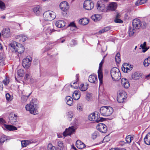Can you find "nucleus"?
I'll list each match as a JSON object with an SVG mask.
<instances>
[{
    "label": "nucleus",
    "mask_w": 150,
    "mask_h": 150,
    "mask_svg": "<svg viewBox=\"0 0 150 150\" xmlns=\"http://www.w3.org/2000/svg\"><path fill=\"white\" fill-rule=\"evenodd\" d=\"M38 102L37 100L35 99H32L30 103L25 106L26 110L29 111L31 114L35 115L38 114Z\"/></svg>",
    "instance_id": "obj_1"
},
{
    "label": "nucleus",
    "mask_w": 150,
    "mask_h": 150,
    "mask_svg": "<svg viewBox=\"0 0 150 150\" xmlns=\"http://www.w3.org/2000/svg\"><path fill=\"white\" fill-rule=\"evenodd\" d=\"M110 75L112 79L115 81L119 80L121 78V74L120 70L116 67H114L111 69Z\"/></svg>",
    "instance_id": "obj_2"
},
{
    "label": "nucleus",
    "mask_w": 150,
    "mask_h": 150,
    "mask_svg": "<svg viewBox=\"0 0 150 150\" xmlns=\"http://www.w3.org/2000/svg\"><path fill=\"white\" fill-rule=\"evenodd\" d=\"M113 108L110 106H103L100 109V112L101 115L104 116H108L113 112Z\"/></svg>",
    "instance_id": "obj_3"
},
{
    "label": "nucleus",
    "mask_w": 150,
    "mask_h": 150,
    "mask_svg": "<svg viewBox=\"0 0 150 150\" xmlns=\"http://www.w3.org/2000/svg\"><path fill=\"white\" fill-rule=\"evenodd\" d=\"M45 20L52 21L55 18V14L54 12L48 11H45L43 14Z\"/></svg>",
    "instance_id": "obj_4"
},
{
    "label": "nucleus",
    "mask_w": 150,
    "mask_h": 150,
    "mask_svg": "<svg viewBox=\"0 0 150 150\" xmlns=\"http://www.w3.org/2000/svg\"><path fill=\"white\" fill-rule=\"evenodd\" d=\"M6 121L3 118H0V125L4 124L2 128L4 129L9 131H13L16 130L17 128L11 125L5 124Z\"/></svg>",
    "instance_id": "obj_5"
},
{
    "label": "nucleus",
    "mask_w": 150,
    "mask_h": 150,
    "mask_svg": "<svg viewBox=\"0 0 150 150\" xmlns=\"http://www.w3.org/2000/svg\"><path fill=\"white\" fill-rule=\"evenodd\" d=\"M117 101L119 103H123L127 98V95L125 91L120 90L118 92Z\"/></svg>",
    "instance_id": "obj_6"
},
{
    "label": "nucleus",
    "mask_w": 150,
    "mask_h": 150,
    "mask_svg": "<svg viewBox=\"0 0 150 150\" xmlns=\"http://www.w3.org/2000/svg\"><path fill=\"white\" fill-rule=\"evenodd\" d=\"M88 119L90 121L97 122L103 121L102 118L100 117L96 112L90 114L88 117Z\"/></svg>",
    "instance_id": "obj_7"
},
{
    "label": "nucleus",
    "mask_w": 150,
    "mask_h": 150,
    "mask_svg": "<svg viewBox=\"0 0 150 150\" xmlns=\"http://www.w3.org/2000/svg\"><path fill=\"white\" fill-rule=\"evenodd\" d=\"M31 62V57L28 56L23 60L22 66L25 68L28 69L30 66Z\"/></svg>",
    "instance_id": "obj_8"
},
{
    "label": "nucleus",
    "mask_w": 150,
    "mask_h": 150,
    "mask_svg": "<svg viewBox=\"0 0 150 150\" xmlns=\"http://www.w3.org/2000/svg\"><path fill=\"white\" fill-rule=\"evenodd\" d=\"M97 8L98 10L100 12H105L107 9L105 8V2L103 1H98L97 4Z\"/></svg>",
    "instance_id": "obj_9"
},
{
    "label": "nucleus",
    "mask_w": 150,
    "mask_h": 150,
    "mask_svg": "<svg viewBox=\"0 0 150 150\" xmlns=\"http://www.w3.org/2000/svg\"><path fill=\"white\" fill-rule=\"evenodd\" d=\"M83 8L87 10H90L94 7L93 2L90 0L85 1L83 3Z\"/></svg>",
    "instance_id": "obj_10"
},
{
    "label": "nucleus",
    "mask_w": 150,
    "mask_h": 150,
    "mask_svg": "<svg viewBox=\"0 0 150 150\" xmlns=\"http://www.w3.org/2000/svg\"><path fill=\"white\" fill-rule=\"evenodd\" d=\"M104 62V60L103 59L99 64V69L98 70V77L100 84L102 83L103 75L102 72V67Z\"/></svg>",
    "instance_id": "obj_11"
},
{
    "label": "nucleus",
    "mask_w": 150,
    "mask_h": 150,
    "mask_svg": "<svg viewBox=\"0 0 150 150\" xmlns=\"http://www.w3.org/2000/svg\"><path fill=\"white\" fill-rule=\"evenodd\" d=\"M142 23H144L141 22L139 19H135L132 21L133 28L136 29H139L141 27Z\"/></svg>",
    "instance_id": "obj_12"
},
{
    "label": "nucleus",
    "mask_w": 150,
    "mask_h": 150,
    "mask_svg": "<svg viewBox=\"0 0 150 150\" xmlns=\"http://www.w3.org/2000/svg\"><path fill=\"white\" fill-rule=\"evenodd\" d=\"M43 32L47 35H50L55 30L52 28V26L46 25L43 29Z\"/></svg>",
    "instance_id": "obj_13"
},
{
    "label": "nucleus",
    "mask_w": 150,
    "mask_h": 150,
    "mask_svg": "<svg viewBox=\"0 0 150 150\" xmlns=\"http://www.w3.org/2000/svg\"><path fill=\"white\" fill-rule=\"evenodd\" d=\"M96 128L98 130L103 133H106L107 130L106 126L103 123H100L98 124Z\"/></svg>",
    "instance_id": "obj_14"
},
{
    "label": "nucleus",
    "mask_w": 150,
    "mask_h": 150,
    "mask_svg": "<svg viewBox=\"0 0 150 150\" xmlns=\"http://www.w3.org/2000/svg\"><path fill=\"white\" fill-rule=\"evenodd\" d=\"M75 131L74 127H69L68 129H66L63 133V135L65 136H70Z\"/></svg>",
    "instance_id": "obj_15"
},
{
    "label": "nucleus",
    "mask_w": 150,
    "mask_h": 150,
    "mask_svg": "<svg viewBox=\"0 0 150 150\" xmlns=\"http://www.w3.org/2000/svg\"><path fill=\"white\" fill-rule=\"evenodd\" d=\"M117 4L115 2H111L107 6V10L114 11L115 10L117 7Z\"/></svg>",
    "instance_id": "obj_16"
},
{
    "label": "nucleus",
    "mask_w": 150,
    "mask_h": 150,
    "mask_svg": "<svg viewBox=\"0 0 150 150\" xmlns=\"http://www.w3.org/2000/svg\"><path fill=\"white\" fill-rule=\"evenodd\" d=\"M10 31V29L8 28H4L2 31V35L5 38H8L11 35Z\"/></svg>",
    "instance_id": "obj_17"
},
{
    "label": "nucleus",
    "mask_w": 150,
    "mask_h": 150,
    "mask_svg": "<svg viewBox=\"0 0 150 150\" xmlns=\"http://www.w3.org/2000/svg\"><path fill=\"white\" fill-rule=\"evenodd\" d=\"M88 79L89 81L92 83L96 84L98 82L97 77L96 75H90L88 77Z\"/></svg>",
    "instance_id": "obj_18"
},
{
    "label": "nucleus",
    "mask_w": 150,
    "mask_h": 150,
    "mask_svg": "<svg viewBox=\"0 0 150 150\" xmlns=\"http://www.w3.org/2000/svg\"><path fill=\"white\" fill-rule=\"evenodd\" d=\"M9 122L12 125H16L17 122V116L15 114H11L9 115Z\"/></svg>",
    "instance_id": "obj_19"
},
{
    "label": "nucleus",
    "mask_w": 150,
    "mask_h": 150,
    "mask_svg": "<svg viewBox=\"0 0 150 150\" xmlns=\"http://www.w3.org/2000/svg\"><path fill=\"white\" fill-rule=\"evenodd\" d=\"M68 4L66 1H63L61 2L59 5L61 9L63 11H65L68 8Z\"/></svg>",
    "instance_id": "obj_20"
},
{
    "label": "nucleus",
    "mask_w": 150,
    "mask_h": 150,
    "mask_svg": "<svg viewBox=\"0 0 150 150\" xmlns=\"http://www.w3.org/2000/svg\"><path fill=\"white\" fill-rule=\"evenodd\" d=\"M55 143L58 149L63 150L64 148V145L63 142L57 139L55 141Z\"/></svg>",
    "instance_id": "obj_21"
},
{
    "label": "nucleus",
    "mask_w": 150,
    "mask_h": 150,
    "mask_svg": "<svg viewBox=\"0 0 150 150\" xmlns=\"http://www.w3.org/2000/svg\"><path fill=\"white\" fill-rule=\"evenodd\" d=\"M17 46V47L16 48L14 52H17L20 54L23 53L24 50V47L21 44H18V45Z\"/></svg>",
    "instance_id": "obj_22"
},
{
    "label": "nucleus",
    "mask_w": 150,
    "mask_h": 150,
    "mask_svg": "<svg viewBox=\"0 0 150 150\" xmlns=\"http://www.w3.org/2000/svg\"><path fill=\"white\" fill-rule=\"evenodd\" d=\"M121 83L122 86L126 88L129 86V83L128 80L125 78H122L121 80Z\"/></svg>",
    "instance_id": "obj_23"
},
{
    "label": "nucleus",
    "mask_w": 150,
    "mask_h": 150,
    "mask_svg": "<svg viewBox=\"0 0 150 150\" xmlns=\"http://www.w3.org/2000/svg\"><path fill=\"white\" fill-rule=\"evenodd\" d=\"M18 45V44L16 42L12 41L10 42L9 45L11 49L12 50L13 52H14Z\"/></svg>",
    "instance_id": "obj_24"
},
{
    "label": "nucleus",
    "mask_w": 150,
    "mask_h": 150,
    "mask_svg": "<svg viewBox=\"0 0 150 150\" xmlns=\"http://www.w3.org/2000/svg\"><path fill=\"white\" fill-rule=\"evenodd\" d=\"M66 24V23L64 21L59 20L57 21L55 23L56 26L59 28L64 27Z\"/></svg>",
    "instance_id": "obj_25"
},
{
    "label": "nucleus",
    "mask_w": 150,
    "mask_h": 150,
    "mask_svg": "<svg viewBox=\"0 0 150 150\" xmlns=\"http://www.w3.org/2000/svg\"><path fill=\"white\" fill-rule=\"evenodd\" d=\"M142 76V74L138 72H136L132 74V77L134 80L139 79Z\"/></svg>",
    "instance_id": "obj_26"
},
{
    "label": "nucleus",
    "mask_w": 150,
    "mask_h": 150,
    "mask_svg": "<svg viewBox=\"0 0 150 150\" xmlns=\"http://www.w3.org/2000/svg\"><path fill=\"white\" fill-rule=\"evenodd\" d=\"M76 146L79 149H82L86 147L84 144L80 140H78L76 142Z\"/></svg>",
    "instance_id": "obj_27"
},
{
    "label": "nucleus",
    "mask_w": 150,
    "mask_h": 150,
    "mask_svg": "<svg viewBox=\"0 0 150 150\" xmlns=\"http://www.w3.org/2000/svg\"><path fill=\"white\" fill-rule=\"evenodd\" d=\"M65 100L67 104L70 106H71L73 104V99L70 96H67L65 98Z\"/></svg>",
    "instance_id": "obj_28"
},
{
    "label": "nucleus",
    "mask_w": 150,
    "mask_h": 150,
    "mask_svg": "<svg viewBox=\"0 0 150 150\" xmlns=\"http://www.w3.org/2000/svg\"><path fill=\"white\" fill-rule=\"evenodd\" d=\"M73 98L76 100H78L80 98V95L79 92L78 91H75L72 95Z\"/></svg>",
    "instance_id": "obj_29"
},
{
    "label": "nucleus",
    "mask_w": 150,
    "mask_h": 150,
    "mask_svg": "<svg viewBox=\"0 0 150 150\" xmlns=\"http://www.w3.org/2000/svg\"><path fill=\"white\" fill-rule=\"evenodd\" d=\"M89 23L88 19L86 18H83L81 19L79 21V23L82 25H85L88 24Z\"/></svg>",
    "instance_id": "obj_30"
},
{
    "label": "nucleus",
    "mask_w": 150,
    "mask_h": 150,
    "mask_svg": "<svg viewBox=\"0 0 150 150\" xmlns=\"http://www.w3.org/2000/svg\"><path fill=\"white\" fill-rule=\"evenodd\" d=\"M145 143L147 145H150V133H148L144 139Z\"/></svg>",
    "instance_id": "obj_31"
},
{
    "label": "nucleus",
    "mask_w": 150,
    "mask_h": 150,
    "mask_svg": "<svg viewBox=\"0 0 150 150\" xmlns=\"http://www.w3.org/2000/svg\"><path fill=\"white\" fill-rule=\"evenodd\" d=\"M92 19L95 21H99L101 18L100 15L99 14H96L92 16Z\"/></svg>",
    "instance_id": "obj_32"
},
{
    "label": "nucleus",
    "mask_w": 150,
    "mask_h": 150,
    "mask_svg": "<svg viewBox=\"0 0 150 150\" xmlns=\"http://www.w3.org/2000/svg\"><path fill=\"white\" fill-rule=\"evenodd\" d=\"M88 86V85L87 83L82 84L79 86V89L82 91H85L87 89Z\"/></svg>",
    "instance_id": "obj_33"
},
{
    "label": "nucleus",
    "mask_w": 150,
    "mask_h": 150,
    "mask_svg": "<svg viewBox=\"0 0 150 150\" xmlns=\"http://www.w3.org/2000/svg\"><path fill=\"white\" fill-rule=\"evenodd\" d=\"M5 56L4 54L2 53H0V64L3 66L5 64L4 60Z\"/></svg>",
    "instance_id": "obj_34"
},
{
    "label": "nucleus",
    "mask_w": 150,
    "mask_h": 150,
    "mask_svg": "<svg viewBox=\"0 0 150 150\" xmlns=\"http://www.w3.org/2000/svg\"><path fill=\"white\" fill-rule=\"evenodd\" d=\"M41 10V8L39 6L35 7L33 8V11L37 16H38L40 14Z\"/></svg>",
    "instance_id": "obj_35"
},
{
    "label": "nucleus",
    "mask_w": 150,
    "mask_h": 150,
    "mask_svg": "<svg viewBox=\"0 0 150 150\" xmlns=\"http://www.w3.org/2000/svg\"><path fill=\"white\" fill-rule=\"evenodd\" d=\"M147 0H137L135 2V4L137 6H138L144 4L146 2Z\"/></svg>",
    "instance_id": "obj_36"
},
{
    "label": "nucleus",
    "mask_w": 150,
    "mask_h": 150,
    "mask_svg": "<svg viewBox=\"0 0 150 150\" xmlns=\"http://www.w3.org/2000/svg\"><path fill=\"white\" fill-rule=\"evenodd\" d=\"M135 28H130L129 30V34L130 36H132L134 35L135 32Z\"/></svg>",
    "instance_id": "obj_37"
},
{
    "label": "nucleus",
    "mask_w": 150,
    "mask_h": 150,
    "mask_svg": "<svg viewBox=\"0 0 150 150\" xmlns=\"http://www.w3.org/2000/svg\"><path fill=\"white\" fill-rule=\"evenodd\" d=\"M119 16L120 15L119 14H117L114 19V21L115 23H123L122 21L119 18Z\"/></svg>",
    "instance_id": "obj_38"
},
{
    "label": "nucleus",
    "mask_w": 150,
    "mask_h": 150,
    "mask_svg": "<svg viewBox=\"0 0 150 150\" xmlns=\"http://www.w3.org/2000/svg\"><path fill=\"white\" fill-rule=\"evenodd\" d=\"M144 65L145 67H147L150 64V57L146 59L144 62Z\"/></svg>",
    "instance_id": "obj_39"
},
{
    "label": "nucleus",
    "mask_w": 150,
    "mask_h": 150,
    "mask_svg": "<svg viewBox=\"0 0 150 150\" xmlns=\"http://www.w3.org/2000/svg\"><path fill=\"white\" fill-rule=\"evenodd\" d=\"M31 93H30L28 96H25V95L22 96L21 97V101L23 103H24V102H25L28 99V97L30 96V95Z\"/></svg>",
    "instance_id": "obj_40"
},
{
    "label": "nucleus",
    "mask_w": 150,
    "mask_h": 150,
    "mask_svg": "<svg viewBox=\"0 0 150 150\" xmlns=\"http://www.w3.org/2000/svg\"><path fill=\"white\" fill-rule=\"evenodd\" d=\"M126 143L128 144L130 143L133 140V137L130 135L127 136L125 139Z\"/></svg>",
    "instance_id": "obj_41"
},
{
    "label": "nucleus",
    "mask_w": 150,
    "mask_h": 150,
    "mask_svg": "<svg viewBox=\"0 0 150 150\" xmlns=\"http://www.w3.org/2000/svg\"><path fill=\"white\" fill-rule=\"evenodd\" d=\"M73 115L74 114L73 112L70 111L68 112L67 114V116L68 119L69 121H70L72 120Z\"/></svg>",
    "instance_id": "obj_42"
},
{
    "label": "nucleus",
    "mask_w": 150,
    "mask_h": 150,
    "mask_svg": "<svg viewBox=\"0 0 150 150\" xmlns=\"http://www.w3.org/2000/svg\"><path fill=\"white\" fill-rule=\"evenodd\" d=\"M77 110L79 112L82 111L83 110V105L81 103H78L77 105Z\"/></svg>",
    "instance_id": "obj_43"
},
{
    "label": "nucleus",
    "mask_w": 150,
    "mask_h": 150,
    "mask_svg": "<svg viewBox=\"0 0 150 150\" xmlns=\"http://www.w3.org/2000/svg\"><path fill=\"white\" fill-rule=\"evenodd\" d=\"M20 38V41L21 42H24L27 39V37L26 36L23 35H21L19 36Z\"/></svg>",
    "instance_id": "obj_44"
},
{
    "label": "nucleus",
    "mask_w": 150,
    "mask_h": 150,
    "mask_svg": "<svg viewBox=\"0 0 150 150\" xmlns=\"http://www.w3.org/2000/svg\"><path fill=\"white\" fill-rule=\"evenodd\" d=\"M115 60L116 62L117 63H119L121 61L120 58V54L119 53H117L115 56Z\"/></svg>",
    "instance_id": "obj_45"
},
{
    "label": "nucleus",
    "mask_w": 150,
    "mask_h": 150,
    "mask_svg": "<svg viewBox=\"0 0 150 150\" xmlns=\"http://www.w3.org/2000/svg\"><path fill=\"white\" fill-rule=\"evenodd\" d=\"M6 5L5 4L0 0V8L2 10H4L5 9Z\"/></svg>",
    "instance_id": "obj_46"
},
{
    "label": "nucleus",
    "mask_w": 150,
    "mask_h": 150,
    "mask_svg": "<svg viewBox=\"0 0 150 150\" xmlns=\"http://www.w3.org/2000/svg\"><path fill=\"white\" fill-rule=\"evenodd\" d=\"M146 42H144L143 44H141L140 45V47L143 49V52H145L148 50L147 48H146L145 49V46L146 45Z\"/></svg>",
    "instance_id": "obj_47"
},
{
    "label": "nucleus",
    "mask_w": 150,
    "mask_h": 150,
    "mask_svg": "<svg viewBox=\"0 0 150 150\" xmlns=\"http://www.w3.org/2000/svg\"><path fill=\"white\" fill-rule=\"evenodd\" d=\"M69 26L70 27V28L71 30H74L76 28V26L75 23L73 22L71 23L69 25Z\"/></svg>",
    "instance_id": "obj_48"
},
{
    "label": "nucleus",
    "mask_w": 150,
    "mask_h": 150,
    "mask_svg": "<svg viewBox=\"0 0 150 150\" xmlns=\"http://www.w3.org/2000/svg\"><path fill=\"white\" fill-rule=\"evenodd\" d=\"M76 82H74L73 83V84H76V85H77V86H73L72 84L71 83L70 84V85H71V87H72V88H77L78 87V85L77 84V83H76V82L78 80V75L77 74L76 76Z\"/></svg>",
    "instance_id": "obj_49"
},
{
    "label": "nucleus",
    "mask_w": 150,
    "mask_h": 150,
    "mask_svg": "<svg viewBox=\"0 0 150 150\" xmlns=\"http://www.w3.org/2000/svg\"><path fill=\"white\" fill-rule=\"evenodd\" d=\"M6 99L8 101L11 100L13 99V97L8 93H7L6 94Z\"/></svg>",
    "instance_id": "obj_50"
},
{
    "label": "nucleus",
    "mask_w": 150,
    "mask_h": 150,
    "mask_svg": "<svg viewBox=\"0 0 150 150\" xmlns=\"http://www.w3.org/2000/svg\"><path fill=\"white\" fill-rule=\"evenodd\" d=\"M24 71L22 69H20L17 71L18 75L20 77H21L23 76L24 74Z\"/></svg>",
    "instance_id": "obj_51"
},
{
    "label": "nucleus",
    "mask_w": 150,
    "mask_h": 150,
    "mask_svg": "<svg viewBox=\"0 0 150 150\" xmlns=\"http://www.w3.org/2000/svg\"><path fill=\"white\" fill-rule=\"evenodd\" d=\"M6 140H7V137L5 135L2 136L0 139V142L3 143Z\"/></svg>",
    "instance_id": "obj_52"
},
{
    "label": "nucleus",
    "mask_w": 150,
    "mask_h": 150,
    "mask_svg": "<svg viewBox=\"0 0 150 150\" xmlns=\"http://www.w3.org/2000/svg\"><path fill=\"white\" fill-rule=\"evenodd\" d=\"M48 150H56L55 147L52 146V144H49L47 146Z\"/></svg>",
    "instance_id": "obj_53"
},
{
    "label": "nucleus",
    "mask_w": 150,
    "mask_h": 150,
    "mask_svg": "<svg viewBox=\"0 0 150 150\" xmlns=\"http://www.w3.org/2000/svg\"><path fill=\"white\" fill-rule=\"evenodd\" d=\"M9 82V80L8 78L6 77L3 81V83L5 85H7Z\"/></svg>",
    "instance_id": "obj_54"
},
{
    "label": "nucleus",
    "mask_w": 150,
    "mask_h": 150,
    "mask_svg": "<svg viewBox=\"0 0 150 150\" xmlns=\"http://www.w3.org/2000/svg\"><path fill=\"white\" fill-rule=\"evenodd\" d=\"M28 142V141H22L21 142V143L22 144V147H25L26 146L28 145L27 142Z\"/></svg>",
    "instance_id": "obj_55"
},
{
    "label": "nucleus",
    "mask_w": 150,
    "mask_h": 150,
    "mask_svg": "<svg viewBox=\"0 0 150 150\" xmlns=\"http://www.w3.org/2000/svg\"><path fill=\"white\" fill-rule=\"evenodd\" d=\"M98 131H96L94 132L92 135V138L93 139H96V137L98 136Z\"/></svg>",
    "instance_id": "obj_56"
},
{
    "label": "nucleus",
    "mask_w": 150,
    "mask_h": 150,
    "mask_svg": "<svg viewBox=\"0 0 150 150\" xmlns=\"http://www.w3.org/2000/svg\"><path fill=\"white\" fill-rule=\"evenodd\" d=\"M122 69L124 72H127L129 70V69L127 67H124L123 68L122 67Z\"/></svg>",
    "instance_id": "obj_57"
},
{
    "label": "nucleus",
    "mask_w": 150,
    "mask_h": 150,
    "mask_svg": "<svg viewBox=\"0 0 150 150\" xmlns=\"http://www.w3.org/2000/svg\"><path fill=\"white\" fill-rule=\"evenodd\" d=\"M110 29H111V28H110V26H107V27H104V28H103V29L104 30V32H105L108 31H109Z\"/></svg>",
    "instance_id": "obj_58"
},
{
    "label": "nucleus",
    "mask_w": 150,
    "mask_h": 150,
    "mask_svg": "<svg viewBox=\"0 0 150 150\" xmlns=\"http://www.w3.org/2000/svg\"><path fill=\"white\" fill-rule=\"evenodd\" d=\"M125 142L124 141H121L119 143V145L121 146H123L125 145Z\"/></svg>",
    "instance_id": "obj_59"
},
{
    "label": "nucleus",
    "mask_w": 150,
    "mask_h": 150,
    "mask_svg": "<svg viewBox=\"0 0 150 150\" xmlns=\"http://www.w3.org/2000/svg\"><path fill=\"white\" fill-rule=\"evenodd\" d=\"M86 98L87 100L89 101L90 98V95L89 94L87 95L86 97Z\"/></svg>",
    "instance_id": "obj_60"
},
{
    "label": "nucleus",
    "mask_w": 150,
    "mask_h": 150,
    "mask_svg": "<svg viewBox=\"0 0 150 150\" xmlns=\"http://www.w3.org/2000/svg\"><path fill=\"white\" fill-rule=\"evenodd\" d=\"M3 86L2 83H0V90L2 91L3 90Z\"/></svg>",
    "instance_id": "obj_61"
},
{
    "label": "nucleus",
    "mask_w": 150,
    "mask_h": 150,
    "mask_svg": "<svg viewBox=\"0 0 150 150\" xmlns=\"http://www.w3.org/2000/svg\"><path fill=\"white\" fill-rule=\"evenodd\" d=\"M105 33V32H104V30L103 29H102L101 30H100L99 31V34H102V33Z\"/></svg>",
    "instance_id": "obj_62"
},
{
    "label": "nucleus",
    "mask_w": 150,
    "mask_h": 150,
    "mask_svg": "<svg viewBox=\"0 0 150 150\" xmlns=\"http://www.w3.org/2000/svg\"><path fill=\"white\" fill-rule=\"evenodd\" d=\"M72 42L73 43V45H75L77 44L76 41L74 40H72Z\"/></svg>",
    "instance_id": "obj_63"
},
{
    "label": "nucleus",
    "mask_w": 150,
    "mask_h": 150,
    "mask_svg": "<svg viewBox=\"0 0 150 150\" xmlns=\"http://www.w3.org/2000/svg\"><path fill=\"white\" fill-rule=\"evenodd\" d=\"M110 150H119V149H118L115 148L112 149H111Z\"/></svg>",
    "instance_id": "obj_64"
}]
</instances>
